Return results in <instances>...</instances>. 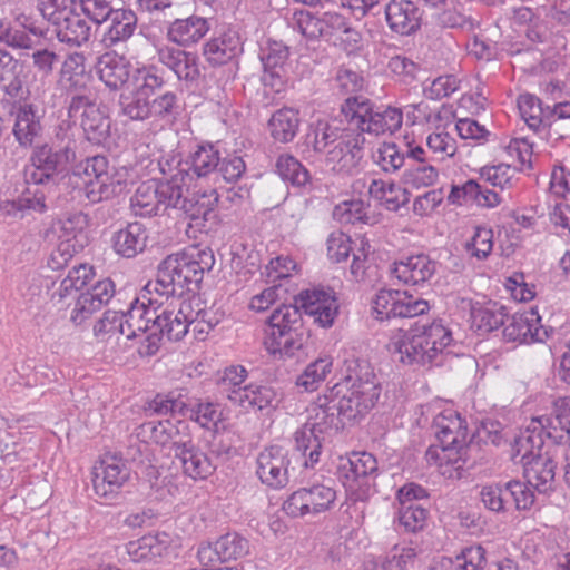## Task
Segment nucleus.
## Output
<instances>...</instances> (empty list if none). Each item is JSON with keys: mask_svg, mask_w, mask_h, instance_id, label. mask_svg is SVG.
<instances>
[{"mask_svg": "<svg viewBox=\"0 0 570 570\" xmlns=\"http://www.w3.org/2000/svg\"><path fill=\"white\" fill-rule=\"evenodd\" d=\"M327 391L343 424H351L363 419L377 403L381 383L366 360L350 358L345 361L343 379Z\"/></svg>", "mask_w": 570, "mask_h": 570, "instance_id": "1", "label": "nucleus"}, {"mask_svg": "<svg viewBox=\"0 0 570 570\" xmlns=\"http://www.w3.org/2000/svg\"><path fill=\"white\" fill-rule=\"evenodd\" d=\"M215 264L210 248L193 249L167 256L158 266L157 277L145 286L149 295L159 298L180 297L185 292H196Z\"/></svg>", "mask_w": 570, "mask_h": 570, "instance_id": "2", "label": "nucleus"}, {"mask_svg": "<svg viewBox=\"0 0 570 570\" xmlns=\"http://www.w3.org/2000/svg\"><path fill=\"white\" fill-rule=\"evenodd\" d=\"M264 345L269 354L299 357L304 353L309 331L305 327L298 303L281 304L267 318Z\"/></svg>", "mask_w": 570, "mask_h": 570, "instance_id": "3", "label": "nucleus"}, {"mask_svg": "<svg viewBox=\"0 0 570 570\" xmlns=\"http://www.w3.org/2000/svg\"><path fill=\"white\" fill-rule=\"evenodd\" d=\"M451 342V332L441 323L415 322L401 340L393 343V346L402 363L423 366L436 362L439 354Z\"/></svg>", "mask_w": 570, "mask_h": 570, "instance_id": "4", "label": "nucleus"}, {"mask_svg": "<svg viewBox=\"0 0 570 570\" xmlns=\"http://www.w3.org/2000/svg\"><path fill=\"white\" fill-rule=\"evenodd\" d=\"M37 7L60 42L81 47L90 40L91 24L73 0H38Z\"/></svg>", "mask_w": 570, "mask_h": 570, "instance_id": "5", "label": "nucleus"}, {"mask_svg": "<svg viewBox=\"0 0 570 570\" xmlns=\"http://www.w3.org/2000/svg\"><path fill=\"white\" fill-rule=\"evenodd\" d=\"M341 112L351 128L375 136L394 132L402 126V112L392 107L374 109L371 101L362 96H352L341 106Z\"/></svg>", "mask_w": 570, "mask_h": 570, "instance_id": "6", "label": "nucleus"}, {"mask_svg": "<svg viewBox=\"0 0 570 570\" xmlns=\"http://www.w3.org/2000/svg\"><path fill=\"white\" fill-rule=\"evenodd\" d=\"M438 444H432L426 451L428 461H454L458 459L446 455V452L454 451L459 458L462 456L464 449L468 446V426L465 421L454 411H445L439 414L432 425Z\"/></svg>", "mask_w": 570, "mask_h": 570, "instance_id": "7", "label": "nucleus"}, {"mask_svg": "<svg viewBox=\"0 0 570 570\" xmlns=\"http://www.w3.org/2000/svg\"><path fill=\"white\" fill-rule=\"evenodd\" d=\"M73 158V150L67 147L59 149H53L49 145L37 147L30 157V165L24 168V181L36 186L56 185Z\"/></svg>", "mask_w": 570, "mask_h": 570, "instance_id": "8", "label": "nucleus"}, {"mask_svg": "<svg viewBox=\"0 0 570 570\" xmlns=\"http://www.w3.org/2000/svg\"><path fill=\"white\" fill-rule=\"evenodd\" d=\"M119 106L122 116L136 121L150 118L157 120L175 119L179 114V99L176 94L148 99L134 89L120 95Z\"/></svg>", "mask_w": 570, "mask_h": 570, "instance_id": "9", "label": "nucleus"}, {"mask_svg": "<svg viewBox=\"0 0 570 570\" xmlns=\"http://www.w3.org/2000/svg\"><path fill=\"white\" fill-rule=\"evenodd\" d=\"M176 173L167 179L142 181L130 199L136 216L151 217L171 208L173 199L179 196L175 189Z\"/></svg>", "mask_w": 570, "mask_h": 570, "instance_id": "10", "label": "nucleus"}, {"mask_svg": "<svg viewBox=\"0 0 570 570\" xmlns=\"http://www.w3.org/2000/svg\"><path fill=\"white\" fill-rule=\"evenodd\" d=\"M68 117L79 122L85 138L97 146H105L111 137V119L97 98L78 100L73 110H68Z\"/></svg>", "mask_w": 570, "mask_h": 570, "instance_id": "11", "label": "nucleus"}, {"mask_svg": "<svg viewBox=\"0 0 570 570\" xmlns=\"http://www.w3.org/2000/svg\"><path fill=\"white\" fill-rule=\"evenodd\" d=\"M377 461L368 452H353L347 458H341L337 466L338 478L351 491L366 492L377 475Z\"/></svg>", "mask_w": 570, "mask_h": 570, "instance_id": "12", "label": "nucleus"}, {"mask_svg": "<svg viewBox=\"0 0 570 570\" xmlns=\"http://www.w3.org/2000/svg\"><path fill=\"white\" fill-rule=\"evenodd\" d=\"M336 499V491L325 484H313L293 492L284 502V511L292 517L318 514L331 509Z\"/></svg>", "mask_w": 570, "mask_h": 570, "instance_id": "13", "label": "nucleus"}, {"mask_svg": "<svg viewBox=\"0 0 570 570\" xmlns=\"http://www.w3.org/2000/svg\"><path fill=\"white\" fill-rule=\"evenodd\" d=\"M184 171H186V169L176 173L177 180L175 181V189L178 190L179 196L177 199H173L171 208L181 210L191 220L200 218L208 220V216L213 213L218 203V194L215 189L202 194L189 193L186 189L187 194H185Z\"/></svg>", "mask_w": 570, "mask_h": 570, "instance_id": "14", "label": "nucleus"}, {"mask_svg": "<svg viewBox=\"0 0 570 570\" xmlns=\"http://www.w3.org/2000/svg\"><path fill=\"white\" fill-rule=\"evenodd\" d=\"M289 458L287 452L278 445H272L257 456V470L262 483L273 489H281L289 481Z\"/></svg>", "mask_w": 570, "mask_h": 570, "instance_id": "15", "label": "nucleus"}, {"mask_svg": "<svg viewBox=\"0 0 570 570\" xmlns=\"http://www.w3.org/2000/svg\"><path fill=\"white\" fill-rule=\"evenodd\" d=\"M116 295L115 283L110 278L97 282L78 295L70 313V321L76 325L82 324L95 312L108 305Z\"/></svg>", "mask_w": 570, "mask_h": 570, "instance_id": "16", "label": "nucleus"}, {"mask_svg": "<svg viewBox=\"0 0 570 570\" xmlns=\"http://www.w3.org/2000/svg\"><path fill=\"white\" fill-rule=\"evenodd\" d=\"M364 137L340 134L337 140L326 151V165L335 173L351 174L363 157Z\"/></svg>", "mask_w": 570, "mask_h": 570, "instance_id": "17", "label": "nucleus"}, {"mask_svg": "<svg viewBox=\"0 0 570 570\" xmlns=\"http://www.w3.org/2000/svg\"><path fill=\"white\" fill-rule=\"evenodd\" d=\"M296 303L324 328L331 327L338 315V303L331 288L304 291L296 297Z\"/></svg>", "mask_w": 570, "mask_h": 570, "instance_id": "18", "label": "nucleus"}, {"mask_svg": "<svg viewBox=\"0 0 570 570\" xmlns=\"http://www.w3.org/2000/svg\"><path fill=\"white\" fill-rule=\"evenodd\" d=\"M503 337L508 342L531 344L544 342L548 338V331L540 324L541 317L534 308L523 313H515L505 318Z\"/></svg>", "mask_w": 570, "mask_h": 570, "instance_id": "19", "label": "nucleus"}, {"mask_svg": "<svg viewBox=\"0 0 570 570\" xmlns=\"http://www.w3.org/2000/svg\"><path fill=\"white\" fill-rule=\"evenodd\" d=\"M158 61L171 70L186 85H197L202 73L198 57L179 48L160 46L156 50Z\"/></svg>", "mask_w": 570, "mask_h": 570, "instance_id": "20", "label": "nucleus"}, {"mask_svg": "<svg viewBox=\"0 0 570 570\" xmlns=\"http://www.w3.org/2000/svg\"><path fill=\"white\" fill-rule=\"evenodd\" d=\"M164 301L150 296L148 305L145 302H139L138 297H134L129 303V308L125 312L126 337L128 340L138 336L140 333L145 334L148 331L156 330L157 312L160 309Z\"/></svg>", "mask_w": 570, "mask_h": 570, "instance_id": "21", "label": "nucleus"}, {"mask_svg": "<svg viewBox=\"0 0 570 570\" xmlns=\"http://www.w3.org/2000/svg\"><path fill=\"white\" fill-rule=\"evenodd\" d=\"M423 10L412 0H391L385 7V17L390 29L402 36H409L421 28Z\"/></svg>", "mask_w": 570, "mask_h": 570, "instance_id": "22", "label": "nucleus"}, {"mask_svg": "<svg viewBox=\"0 0 570 570\" xmlns=\"http://www.w3.org/2000/svg\"><path fill=\"white\" fill-rule=\"evenodd\" d=\"M193 302L184 301L180 303L178 311L159 309L157 312L156 331L169 341H180L188 332L190 323H193Z\"/></svg>", "mask_w": 570, "mask_h": 570, "instance_id": "23", "label": "nucleus"}, {"mask_svg": "<svg viewBox=\"0 0 570 570\" xmlns=\"http://www.w3.org/2000/svg\"><path fill=\"white\" fill-rule=\"evenodd\" d=\"M128 478V469L116 458H111L110 461L102 460L99 465L94 468L92 484L95 492L102 498L115 494Z\"/></svg>", "mask_w": 570, "mask_h": 570, "instance_id": "24", "label": "nucleus"}, {"mask_svg": "<svg viewBox=\"0 0 570 570\" xmlns=\"http://www.w3.org/2000/svg\"><path fill=\"white\" fill-rule=\"evenodd\" d=\"M438 263L425 254L411 255L395 262L392 274L404 284L420 285L428 282L436 272Z\"/></svg>", "mask_w": 570, "mask_h": 570, "instance_id": "25", "label": "nucleus"}, {"mask_svg": "<svg viewBox=\"0 0 570 570\" xmlns=\"http://www.w3.org/2000/svg\"><path fill=\"white\" fill-rule=\"evenodd\" d=\"M209 31V22L200 16L175 19L167 27V39L179 47H189L199 42Z\"/></svg>", "mask_w": 570, "mask_h": 570, "instance_id": "26", "label": "nucleus"}, {"mask_svg": "<svg viewBox=\"0 0 570 570\" xmlns=\"http://www.w3.org/2000/svg\"><path fill=\"white\" fill-rule=\"evenodd\" d=\"M130 62L116 52L99 57L97 71L100 80L111 90L120 89L130 78Z\"/></svg>", "mask_w": 570, "mask_h": 570, "instance_id": "27", "label": "nucleus"}, {"mask_svg": "<svg viewBox=\"0 0 570 570\" xmlns=\"http://www.w3.org/2000/svg\"><path fill=\"white\" fill-rule=\"evenodd\" d=\"M147 230L139 222L128 223L111 238L115 252L126 258H132L146 248Z\"/></svg>", "mask_w": 570, "mask_h": 570, "instance_id": "28", "label": "nucleus"}, {"mask_svg": "<svg viewBox=\"0 0 570 570\" xmlns=\"http://www.w3.org/2000/svg\"><path fill=\"white\" fill-rule=\"evenodd\" d=\"M219 160V151L214 145H199L197 149L190 154L185 164L177 160L176 173L181 169H186V171L183 173L184 180L189 177V171H193V174L198 178L207 177L208 175L217 171Z\"/></svg>", "mask_w": 570, "mask_h": 570, "instance_id": "29", "label": "nucleus"}, {"mask_svg": "<svg viewBox=\"0 0 570 570\" xmlns=\"http://www.w3.org/2000/svg\"><path fill=\"white\" fill-rule=\"evenodd\" d=\"M12 132L22 150L32 147L35 139L41 135L40 116L32 105L24 104L18 108Z\"/></svg>", "mask_w": 570, "mask_h": 570, "instance_id": "30", "label": "nucleus"}, {"mask_svg": "<svg viewBox=\"0 0 570 570\" xmlns=\"http://www.w3.org/2000/svg\"><path fill=\"white\" fill-rule=\"evenodd\" d=\"M505 318H508L507 307L498 302L489 301L471 307L472 327L480 335L500 328L505 324Z\"/></svg>", "mask_w": 570, "mask_h": 570, "instance_id": "31", "label": "nucleus"}, {"mask_svg": "<svg viewBox=\"0 0 570 570\" xmlns=\"http://www.w3.org/2000/svg\"><path fill=\"white\" fill-rule=\"evenodd\" d=\"M239 51V38L233 31L223 32L204 45L203 55L212 66L229 62Z\"/></svg>", "mask_w": 570, "mask_h": 570, "instance_id": "32", "label": "nucleus"}, {"mask_svg": "<svg viewBox=\"0 0 570 570\" xmlns=\"http://www.w3.org/2000/svg\"><path fill=\"white\" fill-rule=\"evenodd\" d=\"M524 478L527 482L539 492H547L551 489L556 475V462L543 455H537L531 460L524 461Z\"/></svg>", "mask_w": 570, "mask_h": 570, "instance_id": "33", "label": "nucleus"}, {"mask_svg": "<svg viewBox=\"0 0 570 570\" xmlns=\"http://www.w3.org/2000/svg\"><path fill=\"white\" fill-rule=\"evenodd\" d=\"M110 26L104 35L102 42L106 47H112L119 42H125L132 37L137 28V16L130 9H116L108 19Z\"/></svg>", "mask_w": 570, "mask_h": 570, "instance_id": "34", "label": "nucleus"}, {"mask_svg": "<svg viewBox=\"0 0 570 570\" xmlns=\"http://www.w3.org/2000/svg\"><path fill=\"white\" fill-rule=\"evenodd\" d=\"M175 459L179 461L184 474L194 480H205L215 471L210 459L195 443L180 451Z\"/></svg>", "mask_w": 570, "mask_h": 570, "instance_id": "35", "label": "nucleus"}, {"mask_svg": "<svg viewBox=\"0 0 570 570\" xmlns=\"http://www.w3.org/2000/svg\"><path fill=\"white\" fill-rule=\"evenodd\" d=\"M340 131L336 127L331 126L327 121L318 120L311 125L304 137V154L309 157L311 154H326L332 145L337 140Z\"/></svg>", "mask_w": 570, "mask_h": 570, "instance_id": "36", "label": "nucleus"}, {"mask_svg": "<svg viewBox=\"0 0 570 570\" xmlns=\"http://www.w3.org/2000/svg\"><path fill=\"white\" fill-rule=\"evenodd\" d=\"M57 86L70 97L67 111L73 110L80 99L92 100L97 98V94L91 87V77L88 73L59 76Z\"/></svg>", "mask_w": 570, "mask_h": 570, "instance_id": "37", "label": "nucleus"}, {"mask_svg": "<svg viewBox=\"0 0 570 570\" xmlns=\"http://www.w3.org/2000/svg\"><path fill=\"white\" fill-rule=\"evenodd\" d=\"M301 124L298 112L292 108L276 110L268 120V129L274 140L286 144L292 141Z\"/></svg>", "mask_w": 570, "mask_h": 570, "instance_id": "38", "label": "nucleus"}, {"mask_svg": "<svg viewBox=\"0 0 570 570\" xmlns=\"http://www.w3.org/2000/svg\"><path fill=\"white\" fill-rule=\"evenodd\" d=\"M45 213L47 210L46 196L38 188L31 190L29 187L21 197L16 200H4L0 203V212L6 216L23 217L26 210Z\"/></svg>", "mask_w": 570, "mask_h": 570, "instance_id": "39", "label": "nucleus"}, {"mask_svg": "<svg viewBox=\"0 0 570 570\" xmlns=\"http://www.w3.org/2000/svg\"><path fill=\"white\" fill-rule=\"evenodd\" d=\"M316 426L304 424L294 434L295 449L304 458L305 466H313L320 461L322 443Z\"/></svg>", "mask_w": 570, "mask_h": 570, "instance_id": "40", "label": "nucleus"}, {"mask_svg": "<svg viewBox=\"0 0 570 570\" xmlns=\"http://www.w3.org/2000/svg\"><path fill=\"white\" fill-rule=\"evenodd\" d=\"M370 193L379 198L386 209L396 212L405 206L411 198V193L404 186L382 180H373L370 186Z\"/></svg>", "mask_w": 570, "mask_h": 570, "instance_id": "41", "label": "nucleus"}, {"mask_svg": "<svg viewBox=\"0 0 570 570\" xmlns=\"http://www.w3.org/2000/svg\"><path fill=\"white\" fill-rule=\"evenodd\" d=\"M92 274V268L85 264L73 266L60 282L58 289L52 293V299L60 303L67 297H73L76 301L79 295L78 292L88 284Z\"/></svg>", "mask_w": 570, "mask_h": 570, "instance_id": "42", "label": "nucleus"}, {"mask_svg": "<svg viewBox=\"0 0 570 570\" xmlns=\"http://www.w3.org/2000/svg\"><path fill=\"white\" fill-rule=\"evenodd\" d=\"M22 66L4 49H0V87L11 97H18L22 90L19 77Z\"/></svg>", "mask_w": 570, "mask_h": 570, "instance_id": "43", "label": "nucleus"}, {"mask_svg": "<svg viewBox=\"0 0 570 570\" xmlns=\"http://www.w3.org/2000/svg\"><path fill=\"white\" fill-rule=\"evenodd\" d=\"M134 79V89H136L138 92H140L148 99H154V97L159 96L161 97L167 94H175L174 91L164 90L166 81L155 66H148L141 69H137Z\"/></svg>", "mask_w": 570, "mask_h": 570, "instance_id": "44", "label": "nucleus"}, {"mask_svg": "<svg viewBox=\"0 0 570 570\" xmlns=\"http://www.w3.org/2000/svg\"><path fill=\"white\" fill-rule=\"evenodd\" d=\"M312 411L314 412V422L309 423V425L316 426L318 433L328 428L338 429L345 425L343 424V419L338 415V411H336L335 403L330 400L328 391L317 397Z\"/></svg>", "mask_w": 570, "mask_h": 570, "instance_id": "45", "label": "nucleus"}, {"mask_svg": "<svg viewBox=\"0 0 570 570\" xmlns=\"http://www.w3.org/2000/svg\"><path fill=\"white\" fill-rule=\"evenodd\" d=\"M439 177L438 170L422 161L406 164L402 174V183L406 188L420 189L432 186Z\"/></svg>", "mask_w": 570, "mask_h": 570, "instance_id": "46", "label": "nucleus"}, {"mask_svg": "<svg viewBox=\"0 0 570 570\" xmlns=\"http://www.w3.org/2000/svg\"><path fill=\"white\" fill-rule=\"evenodd\" d=\"M275 168L283 180L289 181L294 186L302 187L311 180L309 171L292 155H281L276 160Z\"/></svg>", "mask_w": 570, "mask_h": 570, "instance_id": "47", "label": "nucleus"}, {"mask_svg": "<svg viewBox=\"0 0 570 570\" xmlns=\"http://www.w3.org/2000/svg\"><path fill=\"white\" fill-rule=\"evenodd\" d=\"M406 298V292L381 289L373 299V314L376 320L384 321L397 317L401 301Z\"/></svg>", "mask_w": 570, "mask_h": 570, "instance_id": "48", "label": "nucleus"}, {"mask_svg": "<svg viewBox=\"0 0 570 570\" xmlns=\"http://www.w3.org/2000/svg\"><path fill=\"white\" fill-rule=\"evenodd\" d=\"M331 357H320L309 363L303 373L297 376L296 385L303 387L304 391H315L320 384L326 379L332 370Z\"/></svg>", "mask_w": 570, "mask_h": 570, "instance_id": "49", "label": "nucleus"}, {"mask_svg": "<svg viewBox=\"0 0 570 570\" xmlns=\"http://www.w3.org/2000/svg\"><path fill=\"white\" fill-rule=\"evenodd\" d=\"M542 434V430L538 431L537 428H533L532 430L527 429L515 439V456H521V463L542 455L541 451L544 445Z\"/></svg>", "mask_w": 570, "mask_h": 570, "instance_id": "50", "label": "nucleus"}, {"mask_svg": "<svg viewBox=\"0 0 570 570\" xmlns=\"http://www.w3.org/2000/svg\"><path fill=\"white\" fill-rule=\"evenodd\" d=\"M429 511L417 502L401 501L399 510V524L409 532H417L425 527Z\"/></svg>", "mask_w": 570, "mask_h": 570, "instance_id": "51", "label": "nucleus"}, {"mask_svg": "<svg viewBox=\"0 0 570 570\" xmlns=\"http://www.w3.org/2000/svg\"><path fill=\"white\" fill-rule=\"evenodd\" d=\"M183 416H189L203 428H209L210 424L216 425L222 420V411L216 403L195 400L194 402L187 401V411Z\"/></svg>", "mask_w": 570, "mask_h": 570, "instance_id": "52", "label": "nucleus"}, {"mask_svg": "<svg viewBox=\"0 0 570 570\" xmlns=\"http://www.w3.org/2000/svg\"><path fill=\"white\" fill-rule=\"evenodd\" d=\"M452 570H483L485 550L481 546L465 547L454 558H449Z\"/></svg>", "mask_w": 570, "mask_h": 570, "instance_id": "53", "label": "nucleus"}, {"mask_svg": "<svg viewBox=\"0 0 570 570\" xmlns=\"http://www.w3.org/2000/svg\"><path fill=\"white\" fill-rule=\"evenodd\" d=\"M120 187V183L114 178L100 179L89 178L80 190L92 204L114 197Z\"/></svg>", "mask_w": 570, "mask_h": 570, "instance_id": "54", "label": "nucleus"}, {"mask_svg": "<svg viewBox=\"0 0 570 570\" xmlns=\"http://www.w3.org/2000/svg\"><path fill=\"white\" fill-rule=\"evenodd\" d=\"M150 409L160 415L178 413L183 415L187 411V396L183 391H170L167 394H157L150 403Z\"/></svg>", "mask_w": 570, "mask_h": 570, "instance_id": "55", "label": "nucleus"}, {"mask_svg": "<svg viewBox=\"0 0 570 570\" xmlns=\"http://www.w3.org/2000/svg\"><path fill=\"white\" fill-rule=\"evenodd\" d=\"M216 549L222 553L223 561L227 562L247 554L249 543L247 539L236 532L226 533L216 541Z\"/></svg>", "mask_w": 570, "mask_h": 570, "instance_id": "56", "label": "nucleus"}, {"mask_svg": "<svg viewBox=\"0 0 570 570\" xmlns=\"http://www.w3.org/2000/svg\"><path fill=\"white\" fill-rule=\"evenodd\" d=\"M541 430L556 444L567 442L570 436V419L551 414L538 420Z\"/></svg>", "mask_w": 570, "mask_h": 570, "instance_id": "57", "label": "nucleus"}, {"mask_svg": "<svg viewBox=\"0 0 570 570\" xmlns=\"http://www.w3.org/2000/svg\"><path fill=\"white\" fill-rule=\"evenodd\" d=\"M94 333L97 337L106 334H121L126 336L125 312L122 309H108L95 324Z\"/></svg>", "mask_w": 570, "mask_h": 570, "instance_id": "58", "label": "nucleus"}, {"mask_svg": "<svg viewBox=\"0 0 570 570\" xmlns=\"http://www.w3.org/2000/svg\"><path fill=\"white\" fill-rule=\"evenodd\" d=\"M78 9L86 19L97 26L108 21L116 11L108 0H80Z\"/></svg>", "mask_w": 570, "mask_h": 570, "instance_id": "59", "label": "nucleus"}, {"mask_svg": "<svg viewBox=\"0 0 570 570\" xmlns=\"http://www.w3.org/2000/svg\"><path fill=\"white\" fill-rule=\"evenodd\" d=\"M167 446H170L174 458L177 456L180 451H184L194 444L189 424L180 420L170 423L169 430L167 432Z\"/></svg>", "mask_w": 570, "mask_h": 570, "instance_id": "60", "label": "nucleus"}, {"mask_svg": "<svg viewBox=\"0 0 570 570\" xmlns=\"http://www.w3.org/2000/svg\"><path fill=\"white\" fill-rule=\"evenodd\" d=\"M483 505L493 512H503L509 503V491L507 483L504 485L490 484L484 485L480 492Z\"/></svg>", "mask_w": 570, "mask_h": 570, "instance_id": "61", "label": "nucleus"}, {"mask_svg": "<svg viewBox=\"0 0 570 570\" xmlns=\"http://www.w3.org/2000/svg\"><path fill=\"white\" fill-rule=\"evenodd\" d=\"M291 26L308 39L323 37L321 18L314 17L308 11L294 12Z\"/></svg>", "mask_w": 570, "mask_h": 570, "instance_id": "62", "label": "nucleus"}, {"mask_svg": "<svg viewBox=\"0 0 570 570\" xmlns=\"http://www.w3.org/2000/svg\"><path fill=\"white\" fill-rule=\"evenodd\" d=\"M379 164L386 173L406 167L405 153L394 142H384L379 149Z\"/></svg>", "mask_w": 570, "mask_h": 570, "instance_id": "63", "label": "nucleus"}, {"mask_svg": "<svg viewBox=\"0 0 570 570\" xmlns=\"http://www.w3.org/2000/svg\"><path fill=\"white\" fill-rule=\"evenodd\" d=\"M440 27L460 30H473L474 20L456 7L446 8L438 14Z\"/></svg>", "mask_w": 570, "mask_h": 570, "instance_id": "64", "label": "nucleus"}]
</instances>
